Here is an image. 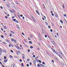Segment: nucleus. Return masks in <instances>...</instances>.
I'll return each instance as SVG.
<instances>
[{"label": "nucleus", "instance_id": "nucleus-11", "mask_svg": "<svg viewBox=\"0 0 67 67\" xmlns=\"http://www.w3.org/2000/svg\"><path fill=\"white\" fill-rule=\"evenodd\" d=\"M10 32L12 33L13 34H14V32H13L12 31L10 30Z\"/></svg>", "mask_w": 67, "mask_h": 67}, {"label": "nucleus", "instance_id": "nucleus-50", "mask_svg": "<svg viewBox=\"0 0 67 67\" xmlns=\"http://www.w3.org/2000/svg\"><path fill=\"white\" fill-rule=\"evenodd\" d=\"M10 51L11 52H12V53H13V51H12V50H11Z\"/></svg>", "mask_w": 67, "mask_h": 67}, {"label": "nucleus", "instance_id": "nucleus-40", "mask_svg": "<svg viewBox=\"0 0 67 67\" xmlns=\"http://www.w3.org/2000/svg\"><path fill=\"white\" fill-rule=\"evenodd\" d=\"M0 8L2 9H3V7H2L1 6Z\"/></svg>", "mask_w": 67, "mask_h": 67}, {"label": "nucleus", "instance_id": "nucleus-38", "mask_svg": "<svg viewBox=\"0 0 67 67\" xmlns=\"http://www.w3.org/2000/svg\"><path fill=\"white\" fill-rule=\"evenodd\" d=\"M48 27L49 28V29H51V26H48Z\"/></svg>", "mask_w": 67, "mask_h": 67}, {"label": "nucleus", "instance_id": "nucleus-45", "mask_svg": "<svg viewBox=\"0 0 67 67\" xmlns=\"http://www.w3.org/2000/svg\"><path fill=\"white\" fill-rule=\"evenodd\" d=\"M10 45L11 46H12V47H13V46L12 45V44H10Z\"/></svg>", "mask_w": 67, "mask_h": 67}, {"label": "nucleus", "instance_id": "nucleus-52", "mask_svg": "<svg viewBox=\"0 0 67 67\" xmlns=\"http://www.w3.org/2000/svg\"><path fill=\"white\" fill-rule=\"evenodd\" d=\"M28 52H30V50L29 49H28Z\"/></svg>", "mask_w": 67, "mask_h": 67}, {"label": "nucleus", "instance_id": "nucleus-49", "mask_svg": "<svg viewBox=\"0 0 67 67\" xmlns=\"http://www.w3.org/2000/svg\"><path fill=\"white\" fill-rule=\"evenodd\" d=\"M64 16H66V14H64Z\"/></svg>", "mask_w": 67, "mask_h": 67}, {"label": "nucleus", "instance_id": "nucleus-64", "mask_svg": "<svg viewBox=\"0 0 67 67\" xmlns=\"http://www.w3.org/2000/svg\"><path fill=\"white\" fill-rule=\"evenodd\" d=\"M51 13H52V14L53 13V11H51Z\"/></svg>", "mask_w": 67, "mask_h": 67}, {"label": "nucleus", "instance_id": "nucleus-27", "mask_svg": "<svg viewBox=\"0 0 67 67\" xmlns=\"http://www.w3.org/2000/svg\"><path fill=\"white\" fill-rule=\"evenodd\" d=\"M48 38H49V39H50V40H52V39L51 38V37H48Z\"/></svg>", "mask_w": 67, "mask_h": 67}, {"label": "nucleus", "instance_id": "nucleus-61", "mask_svg": "<svg viewBox=\"0 0 67 67\" xmlns=\"http://www.w3.org/2000/svg\"><path fill=\"white\" fill-rule=\"evenodd\" d=\"M44 32H45V30H44L43 31V32H42V33H44Z\"/></svg>", "mask_w": 67, "mask_h": 67}, {"label": "nucleus", "instance_id": "nucleus-1", "mask_svg": "<svg viewBox=\"0 0 67 67\" xmlns=\"http://www.w3.org/2000/svg\"><path fill=\"white\" fill-rule=\"evenodd\" d=\"M57 54H58V55L59 56V57H60V58H61V59H63V58H62V56H60V54H59V53L58 52L57 53Z\"/></svg>", "mask_w": 67, "mask_h": 67}, {"label": "nucleus", "instance_id": "nucleus-21", "mask_svg": "<svg viewBox=\"0 0 67 67\" xmlns=\"http://www.w3.org/2000/svg\"><path fill=\"white\" fill-rule=\"evenodd\" d=\"M42 64H40V67H41V66H42Z\"/></svg>", "mask_w": 67, "mask_h": 67}, {"label": "nucleus", "instance_id": "nucleus-17", "mask_svg": "<svg viewBox=\"0 0 67 67\" xmlns=\"http://www.w3.org/2000/svg\"><path fill=\"white\" fill-rule=\"evenodd\" d=\"M22 55V57H25V55H24V54H23Z\"/></svg>", "mask_w": 67, "mask_h": 67}, {"label": "nucleus", "instance_id": "nucleus-53", "mask_svg": "<svg viewBox=\"0 0 67 67\" xmlns=\"http://www.w3.org/2000/svg\"><path fill=\"white\" fill-rule=\"evenodd\" d=\"M33 57H34V58L35 57V55H33Z\"/></svg>", "mask_w": 67, "mask_h": 67}, {"label": "nucleus", "instance_id": "nucleus-3", "mask_svg": "<svg viewBox=\"0 0 67 67\" xmlns=\"http://www.w3.org/2000/svg\"><path fill=\"white\" fill-rule=\"evenodd\" d=\"M32 18L33 19L34 21L35 22V19L34 18L33 16L32 17Z\"/></svg>", "mask_w": 67, "mask_h": 67}, {"label": "nucleus", "instance_id": "nucleus-29", "mask_svg": "<svg viewBox=\"0 0 67 67\" xmlns=\"http://www.w3.org/2000/svg\"><path fill=\"white\" fill-rule=\"evenodd\" d=\"M9 36H12V35L10 33L9 34Z\"/></svg>", "mask_w": 67, "mask_h": 67}, {"label": "nucleus", "instance_id": "nucleus-22", "mask_svg": "<svg viewBox=\"0 0 67 67\" xmlns=\"http://www.w3.org/2000/svg\"><path fill=\"white\" fill-rule=\"evenodd\" d=\"M60 22H61V23H63V21H62V20H60Z\"/></svg>", "mask_w": 67, "mask_h": 67}, {"label": "nucleus", "instance_id": "nucleus-56", "mask_svg": "<svg viewBox=\"0 0 67 67\" xmlns=\"http://www.w3.org/2000/svg\"><path fill=\"white\" fill-rule=\"evenodd\" d=\"M14 57H15V58H17V57H16V56H14Z\"/></svg>", "mask_w": 67, "mask_h": 67}, {"label": "nucleus", "instance_id": "nucleus-35", "mask_svg": "<svg viewBox=\"0 0 67 67\" xmlns=\"http://www.w3.org/2000/svg\"><path fill=\"white\" fill-rule=\"evenodd\" d=\"M16 48H19V46H16Z\"/></svg>", "mask_w": 67, "mask_h": 67}, {"label": "nucleus", "instance_id": "nucleus-43", "mask_svg": "<svg viewBox=\"0 0 67 67\" xmlns=\"http://www.w3.org/2000/svg\"><path fill=\"white\" fill-rule=\"evenodd\" d=\"M19 61H20V62H22V60L21 59H20L19 60Z\"/></svg>", "mask_w": 67, "mask_h": 67}, {"label": "nucleus", "instance_id": "nucleus-9", "mask_svg": "<svg viewBox=\"0 0 67 67\" xmlns=\"http://www.w3.org/2000/svg\"><path fill=\"white\" fill-rule=\"evenodd\" d=\"M5 41L6 42H9V40H8V39H5Z\"/></svg>", "mask_w": 67, "mask_h": 67}, {"label": "nucleus", "instance_id": "nucleus-42", "mask_svg": "<svg viewBox=\"0 0 67 67\" xmlns=\"http://www.w3.org/2000/svg\"><path fill=\"white\" fill-rule=\"evenodd\" d=\"M65 21L66 22V23H67V20L65 19Z\"/></svg>", "mask_w": 67, "mask_h": 67}, {"label": "nucleus", "instance_id": "nucleus-39", "mask_svg": "<svg viewBox=\"0 0 67 67\" xmlns=\"http://www.w3.org/2000/svg\"><path fill=\"white\" fill-rule=\"evenodd\" d=\"M20 16H21V17H22V16H23V15H20Z\"/></svg>", "mask_w": 67, "mask_h": 67}, {"label": "nucleus", "instance_id": "nucleus-30", "mask_svg": "<svg viewBox=\"0 0 67 67\" xmlns=\"http://www.w3.org/2000/svg\"><path fill=\"white\" fill-rule=\"evenodd\" d=\"M30 66H31V65H32V63L30 62Z\"/></svg>", "mask_w": 67, "mask_h": 67}, {"label": "nucleus", "instance_id": "nucleus-48", "mask_svg": "<svg viewBox=\"0 0 67 67\" xmlns=\"http://www.w3.org/2000/svg\"><path fill=\"white\" fill-rule=\"evenodd\" d=\"M4 52H5V53H6V51H5V50H4Z\"/></svg>", "mask_w": 67, "mask_h": 67}, {"label": "nucleus", "instance_id": "nucleus-7", "mask_svg": "<svg viewBox=\"0 0 67 67\" xmlns=\"http://www.w3.org/2000/svg\"><path fill=\"white\" fill-rule=\"evenodd\" d=\"M51 40L52 42H53V43H54V44H55V42H54V40H53V39H52V40Z\"/></svg>", "mask_w": 67, "mask_h": 67}, {"label": "nucleus", "instance_id": "nucleus-32", "mask_svg": "<svg viewBox=\"0 0 67 67\" xmlns=\"http://www.w3.org/2000/svg\"><path fill=\"white\" fill-rule=\"evenodd\" d=\"M42 63L43 64V65H45V62H43Z\"/></svg>", "mask_w": 67, "mask_h": 67}, {"label": "nucleus", "instance_id": "nucleus-54", "mask_svg": "<svg viewBox=\"0 0 67 67\" xmlns=\"http://www.w3.org/2000/svg\"><path fill=\"white\" fill-rule=\"evenodd\" d=\"M37 66L38 67H40V64H37Z\"/></svg>", "mask_w": 67, "mask_h": 67}, {"label": "nucleus", "instance_id": "nucleus-26", "mask_svg": "<svg viewBox=\"0 0 67 67\" xmlns=\"http://www.w3.org/2000/svg\"><path fill=\"white\" fill-rule=\"evenodd\" d=\"M15 22H16V23H19V21L18 20H16V21H15Z\"/></svg>", "mask_w": 67, "mask_h": 67}, {"label": "nucleus", "instance_id": "nucleus-25", "mask_svg": "<svg viewBox=\"0 0 67 67\" xmlns=\"http://www.w3.org/2000/svg\"><path fill=\"white\" fill-rule=\"evenodd\" d=\"M21 65L23 66V67H24V65H23V63H21Z\"/></svg>", "mask_w": 67, "mask_h": 67}, {"label": "nucleus", "instance_id": "nucleus-34", "mask_svg": "<svg viewBox=\"0 0 67 67\" xmlns=\"http://www.w3.org/2000/svg\"><path fill=\"white\" fill-rule=\"evenodd\" d=\"M5 18H6V19H8V17L7 16H5Z\"/></svg>", "mask_w": 67, "mask_h": 67}, {"label": "nucleus", "instance_id": "nucleus-62", "mask_svg": "<svg viewBox=\"0 0 67 67\" xmlns=\"http://www.w3.org/2000/svg\"><path fill=\"white\" fill-rule=\"evenodd\" d=\"M42 67H44V65L42 64Z\"/></svg>", "mask_w": 67, "mask_h": 67}, {"label": "nucleus", "instance_id": "nucleus-59", "mask_svg": "<svg viewBox=\"0 0 67 67\" xmlns=\"http://www.w3.org/2000/svg\"><path fill=\"white\" fill-rule=\"evenodd\" d=\"M60 54H61V55H63V53H62V52Z\"/></svg>", "mask_w": 67, "mask_h": 67}, {"label": "nucleus", "instance_id": "nucleus-44", "mask_svg": "<svg viewBox=\"0 0 67 67\" xmlns=\"http://www.w3.org/2000/svg\"><path fill=\"white\" fill-rule=\"evenodd\" d=\"M50 31L51 32H53V30H52V29H51Z\"/></svg>", "mask_w": 67, "mask_h": 67}, {"label": "nucleus", "instance_id": "nucleus-2", "mask_svg": "<svg viewBox=\"0 0 67 67\" xmlns=\"http://www.w3.org/2000/svg\"><path fill=\"white\" fill-rule=\"evenodd\" d=\"M11 41H13V42H14V43H16V41L15 40L13 39V38H12L11 39Z\"/></svg>", "mask_w": 67, "mask_h": 67}, {"label": "nucleus", "instance_id": "nucleus-51", "mask_svg": "<svg viewBox=\"0 0 67 67\" xmlns=\"http://www.w3.org/2000/svg\"><path fill=\"white\" fill-rule=\"evenodd\" d=\"M28 39L29 40H30V37H28Z\"/></svg>", "mask_w": 67, "mask_h": 67}, {"label": "nucleus", "instance_id": "nucleus-6", "mask_svg": "<svg viewBox=\"0 0 67 67\" xmlns=\"http://www.w3.org/2000/svg\"><path fill=\"white\" fill-rule=\"evenodd\" d=\"M14 67V64H12L11 66V67Z\"/></svg>", "mask_w": 67, "mask_h": 67}, {"label": "nucleus", "instance_id": "nucleus-15", "mask_svg": "<svg viewBox=\"0 0 67 67\" xmlns=\"http://www.w3.org/2000/svg\"><path fill=\"white\" fill-rule=\"evenodd\" d=\"M29 43L30 44H32V42H31V41H29Z\"/></svg>", "mask_w": 67, "mask_h": 67}, {"label": "nucleus", "instance_id": "nucleus-55", "mask_svg": "<svg viewBox=\"0 0 67 67\" xmlns=\"http://www.w3.org/2000/svg\"><path fill=\"white\" fill-rule=\"evenodd\" d=\"M57 36H58V35H58V32H57Z\"/></svg>", "mask_w": 67, "mask_h": 67}, {"label": "nucleus", "instance_id": "nucleus-18", "mask_svg": "<svg viewBox=\"0 0 67 67\" xmlns=\"http://www.w3.org/2000/svg\"><path fill=\"white\" fill-rule=\"evenodd\" d=\"M16 19H14L13 20V21H14V22L16 21Z\"/></svg>", "mask_w": 67, "mask_h": 67}, {"label": "nucleus", "instance_id": "nucleus-24", "mask_svg": "<svg viewBox=\"0 0 67 67\" xmlns=\"http://www.w3.org/2000/svg\"><path fill=\"white\" fill-rule=\"evenodd\" d=\"M1 37H2V38H4V36H3L2 35L1 36Z\"/></svg>", "mask_w": 67, "mask_h": 67}, {"label": "nucleus", "instance_id": "nucleus-10", "mask_svg": "<svg viewBox=\"0 0 67 67\" xmlns=\"http://www.w3.org/2000/svg\"><path fill=\"white\" fill-rule=\"evenodd\" d=\"M38 58V57H36L35 58V59L36 60H37V58Z\"/></svg>", "mask_w": 67, "mask_h": 67}, {"label": "nucleus", "instance_id": "nucleus-14", "mask_svg": "<svg viewBox=\"0 0 67 67\" xmlns=\"http://www.w3.org/2000/svg\"><path fill=\"white\" fill-rule=\"evenodd\" d=\"M61 64L62 65H64V66H65V65L64 64V63H63V62H62L61 63Z\"/></svg>", "mask_w": 67, "mask_h": 67}, {"label": "nucleus", "instance_id": "nucleus-16", "mask_svg": "<svg viewBox=\"0 0 67 67\" xmlns=\"http://www.w3.org/2000/svg\"><path fill=\"white\" fill-rule=\"evenodd\" d=\"M38 34L40 36H41V34L40 33L38 32Z\"/></svg>", "mask_w": 67, "mask_h": 67}, {"label": "nucleus", "instance_id": "nucleus-23", "mask_svg": "<svg viewBox=\"0 0 67 67\" xmlns=\"http://www.w3.org/2000/svg\"><path fill=\"white\" fill-rule=\"evenodd\" d=\"M39 62L40 63H42V62H41V60H39Z\"/></svg>", "mask_w": 67, "mask_h": 67}, {"label": "nucleus", "instance_id": "nucleus-19", "mask_svg": "<svg viewBox=\"0 0 67 67\" xmlns=\"http://www.w3.org/2000/svg\"><path fill=\"white\" fill-rule=\"evenodd\" d=\"M8 4H9V2H6V5H7Z\"/></svg>", "mask_w": 67, "mask_h": 67}, {"label": "nucleus", "instance_id": "nucleus-57", "mask_svg": "<svg viewBox=\"0 0 67 67\" xmlns=\"http://www.w3.org/2000/svg\"><path fill=\"white\" fill-rule=\"evenodd\" d=\"M30 36H31L32 37H33V36H32V35H30Z\"/></svg>", "mask_w": 67, "mask_h": 67}, {"label": "nucleus", "instance_id": "nucleus-28", "mask_svg": "<svg viewBox=\"0 0 67 67\" xmlns=\"http://www.w3.org/2000/svg\"><path fill=\"white\" fill-rule=\"evenodd\" d=\"M4 29H7V27L5 26H4Z\"/></svg>", "mask_w": 67, "mask_h": 67}, {"label": "nucleus", "instance_id": "nucleus-5", "mask_svg": "<svg viewBox=\"0 0 67 67\" xmlns=\"http://www.w3.org/2000/svg\"><path fill=\"white\" fill-rule=\"evenodd\" d=\"M4 63H7V62H8V59H7L6 60H4Z\"/></svg>", "mask_w": 67, "mask_h": 67}, {"label": "nucleus", "instance_id": "nucleus-63", "mask_svg": "<svg viewBox=\"0 0 67 67\" xmlns=\"http://www.w3.org/2000/svg\"><path fill=\"white\" fill-rule=\"evenodd\" d=\"M45 37H47V35H45Z\"/></svg>", "mask_w": 67, "mask_h": 67}, {"label": "nucleus", "instance_id": "nucleus-41", "mask_svg": "<svg viewBox=\"0 0 67 67\" xmlns=\"http://www.w3.org/2000/svg\"><path fill=\"white\" fill-rule=\"evenodd\" d=\"M14 16H12V19H14Z\"/></svg>", "mask_w": 67, "mask_h": 67}, {"label": "nucleus", "instance_id": "nucleus-47", "mask_svg": "<svg viewBox=\"0 0 67 67\" xmlns=\"http://www.w3.org/2000/svg\"><path fill=\"white\" fill-rule=\"evenodd\" d=\"M52 16H54V14L52 13Z\"/></svg>", "mask_w": 67, "mask_h": 67}, {"label": "nucleus", "instance_id": "nucleus-8", "mask_svg": "<svg viewBox=\"0 0 67 67\" xmlns=\"http://www.w3.org/2000/svg\"><path fill=\"white\" fill-rule=\"evenodd\" d=\"M55 16H56V17H58V16L57 15V13H55Z\"/></svg>", "mask_w": 67, "mask_h": 67}, {"label": "nucleus", "instance_id": "nucleus-4", "mask_svg": "<svg viewBox=\"0 0 67 67\" xmlns=\"http://www.w3.org/2000/svg\"><path fill=\"white\" fill-rule=\"evenodd\" d=\"M36 12L38 15H40V13H39V12H38V11H37V10H36Z\"/></svg>", "mask_w": 67, "mask_h": 67}, {"label": "nucleus", "instance_id": "nucleus-12", "mask_svg": "<svg viewBox=\"0 0 67 67\" xmlns=\"http://www.w3.org/2000/svg\"><path fill=\"white\" fill-rule=\"evenodd\" d=\"M46 1L47 3H48V2H49V1L48 0H46Z\"/></svg>", "mask_w": 67, "mask_h": 67}, {"label": "nucleus", "instance_id": "nucleus-31", "mask_svg": "<svg viewBox=\"0 0 67 67\" xmlns=\"http://www.w3.org/2000/svg\"><path fill=\"white\" fill-rule=\"evenodd\" d=\"M7 5L8 7H10V5H9V4Z\"/></svg>", "mask_w": 67, "mask_h": 67}, {"label": "nucleus", "instance_id": "nucleus-13", "mask_svg": "<svg viewBox=\"0 0 67 67\" xmlns=\"http://www.w3.org/2000/svg\"><path fill=\"white\" fill-rule=\"evenodd\" d=\"M9 57L10 58H13V57H12V56L11 55H10L9 56Z\"/></svg>", "mask_w": 67, "mask_h": 67}, {"label": "nucleus", "instance_id": "nucleus-58", "mask_svg": "<svg viewBox=\"0 0 67 67\" xmlns=\"http://www.w3.org/2000/svg\"><path fill=\"white\" fill-rule=\"evenodd\" d=\"M22 34L23 35H24V33H23L22 32Z\"/></svg>", "mask_w": 67, "mask_h": 67}, {"label": "nucleus", "instance_id": "nucleus-60", "mask_svg": "<svg viewBox=\"0 0 67 67\" xmlns=\"http://www.w3.org/2000/svg\"><path fill=\"white\" fill-rule=\"evenodd\" d=\"M60 54H61V55H63V53H62V52Z\"/></svg>", "mask_w": 67, "mask_h": 67}, {"label": "nucleus", "instance_id": "nucleus-46", "mask_svg": "<svg viewBox=\"0 0 67 67\" xmlns=\"http://www.w3.org/2000/svg\"><path fill=\"white\" fill-rule=\"evenodd\" d=\"M4 59H6V57L5 56L4 57Z\"/></svg>", "mask_w": 67, "mask_h": 67}, {"label": "nucleus", "instance_id": "nucleus-20", "mask_svg": "<svg viewBox=\"0 0 67 67\" xmlns=\"http://www.w3.org/2000/svg\"><path fill=\"white\" fill-rule=\"evenodd\" d=\"M30 48H33V46H31L30 47Z\"/></svg>", "mask_w": 67, "mask_h": 67}, {"label": "nucleus", "instance_id": "nucleus-33", "mask_svg": "<svg viewBox=\"0 0 67 67\" xmlns=\"http://www.w3.org/2000/svg\"><path fill=\"white\" fill-rule=\"evenodd\" d=\"M38 37L40 40H41V37H39V36H38Z\"/></svg>", "mask_w": 67, "mask_h": 67}, {"label": "nucleus", "instance_id": "nucleus-36", "mask_svg": "<svg viewBox=\"0 0 67 67\" xmlns=\"http://www.w3.org/2000/svg\"><path fill=\"white\" fill-rule=\"evenodd\" d=\"M27 61H28V62H29V61H30V59H27Z\"/></svg>", "mask_w": 67, "mask_h": 67}, {"label": "nucleus", "instance_id": "nucleus-37", "mask_svg": "<svg viewBox=\"0 0 67 67\" xmlns=\"http://www.w3.org/2000/svg\"><path fill=\"white\" fill-rule=\"evenodd\" d=\"M27 67H29V65L28 64H27Z\"/></svg>", "mask_w": 67, "mask_h": 67}]
</instances>
